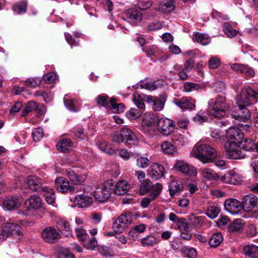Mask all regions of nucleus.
<instances>
[{
  "label": "nucleus",
  "mask_w": 258,
  "mask_h": 258,
  "mask_svg": "<svg viewBox=\"0 0 258 258\" xmlns=\"http://www.w3.org/2000/svg\"><path fill=\"white\" fill-rule=\"evenodd\" d=\"M190 155L206 164L212 162L215 160L217 157V151L211 145L199 142L194 146Z\"/></svg>",
  "instance_id": "1"
},
{
  "label": "nucleus",
  "mask_w": 258,
  "mask_h": 258,
  "mask_svg": "<svg viewBox=\"0 0 258 258\" xmlns=\"http://www.w3.org/2000/svg\"><path fill=\"white\" fill-rule=\"evenodd\" d=\"M209 114L216 118H221L226 115V111L229 108L226 103L225 97L218 95L215 98L209 101Z\"/></svg>",
  "instance_id": "2"
},
{
  "label": "nucleus",
  "mask_w": 258,
  "mask_h": 258,
  "mask_svg": "<svg viewBox=\"0 0 258 258\" xmlns=\"http://www.w3.org/2000/svg\"><path fill=\"white\" fill-rule=\"evenodd\" d=\"M258 99V93L251 88L242 89L237 96L236 102L238 107H245Z\"/></svg>",
  "instance_id": "3"
},
{
  "label": "nucleus",
  "mask_w": 258,
  "mask_h": 258,
  "mask_svg": "<svg viewBox=\"0 0 258 258\" xmlns=\"http://www.w3.org/2000/svg\"><path fill=\"white\" fill-rule=\"evenodd\" d=\"M231 115L236 120L235 123L239 127L246 131H249L250 113L246 108L238 107L237 112H233Z\"/></svg>",
  "instance_id": "4"
},
{
  "label": "nucleus",
  "mask_w": 258,
  "mask_h": 258,
  "mask_svg": "<svg viewBox=\"0 0 258 258\" xmlns=\"http://www.w3.org/2000/svg\"><path fill=\"white\" fill-rule=\"evenodd\" d=\"M113 192V181L108 180L104 182L103 185L97 187L94 193L95 199L100 202H105L110 197Z\"/></svg>",
  "instance_id": "5"
},
{
  "label": "nucleus",
  "mask_w": 258,
  "mask_h": 258,
  "mask_svg": "<svg viewBox=\"0 0 258 258\" xmlns=\"http://www.w3.org/2000/svg\"><path fill=\"white\" fill-rule=\"evenodd\" d=\"M224 148L226 152V156L230 159H240L244 158L246 155L244 153L238 143L235 141H228L225 143Z\"/></svg>",
  "instance_id": "6"
},
{
  "label": "nucleus",
  "mask_w": 258,
  "mask_h": 258,
  "mask_svg": "<svg viewBox=\"0 0 258 258\" xmlns=\"http://www.w3.org/2000/svg\"><path fill=\"white\" fill-rule=\"evenodd\" d=\"M156 124L159 132L164 136L170 135L174 128L173 121L167 118L158 119Z\"/></svg>",
  "instance_id": "7"
},
{
  "label": "nucleus",
  "mask_w": 258,
  "mask_h": 258,
  "mask_svg": "<svg viewBox=\"0 0 258 258\" xmlns=\"http://www.w3.org/2000/svg\"><path fill=\"white\" fill-rule=\"evenodd\" d=\"M43 240L46 243L53 244L57 242L61 238L60 234L52 227L48 226L41 232Z\"/></svg>",
  "instance_id": "8"
},
{
  "label": "nucleus",
  "mask_w": 258,
  "mask_h": 258,
  "mask_svg": "<svg viewBox=\"0 0 258 258\" xmlns=\"http://www.w3.org/2000/svg\"><path fill=\"white\" fill-rule=\"evenodd\" d=\"M132 221L131 213H125L120 215L114 223V229L116 232H122L130 224Z\"/></svg>",
  "instance_id": "9"
},
{
  "label": "nucleus",
  "mask_w": 258,
  "mask_h": 258,
  "mask_svg": "<svg viewBox=\"0 0 258 258\" xmlns=\"http://www.w3.org/2000/svg\"><path fill=\"white\" fill-rule=\"evenodd\" d=\"M55 186L61 192L69 191L74 193L76 189L78 191L75 186L70 185L69 181L63 177H59L55 179Z\"/></svg>",
  "instance_id": "10"
},
{
  "label": "nucleus",
  "mask_w": 258,
  "mask_h": 258,
  "mask_svg": "<svg viewBox=\"0 0 258 258\" xmlns=\"http://www.w3.org/2000/svg\"><path fill=\"white\" fill-rule=\"evenodd\" d=\"M174 167L187 176H196L197 174V170L195 167L182 160L176 162Z\"/></svg>",
  "instance_id": "11"
},
{
  "label": "nucleus",
  "mask_w": 258,
  "mask_h": 258,
  "mask_svg": "<svg viewBox=\"0 0 258 258\" xmlns=\"http://www.w3.org/2000/svg\"><path fill=\"white\" fill-rule=\"evenodd\" d=\"M241 202L235 199H229L224 202L226 210L232 215L238 214L242 211Z\"/></svg>",
  "instance_id": "12"
},
{
  "label": "nucleus",
  "mask_w": 258,
  "mask_h": 258,
  "mask_svg": "<svg viewBox=\"0 0 258 258\" xmlns=\"http://www.w3.org/2000/svg\"><path fill=\"white\" fill-rule=\"evenodd\" d=\"M27 184L34 191L41 192L47 189V187L42 186V179L36 176H29L27 178Z\"/></svg>",
  "instance_id": "13"
},
{
  "label": "nucleus",
  "mask_w": 258,
  "mask_h": 258,
  "mask_svg": "<svg viewBox=\"0 0 258 258\" xmlns=\"http://www.w3.org/2000/svg\"><path fill=\"white\" fill-rule=\"evenodd\" d=\"M257 202V199L255 196L253 195L245 196L241 202L242 211L250 212L256 206Z\"/></svg>",
  "instance_id": "14"
},
{
  "label": "nucleus",
  "mask_w": 258,
  "mask_h": 258,
  "mask_svg": "<svg viewBox=\"0 0 258 258\" xmlns=\"http://www.w3.org/2000/svg\"><path fill=\"white\" fill-rule=\"evenodd\" d=\"M242 179L241 176L233 170L228 171L220 177L223 182L234 185L238 184Z\"/></svg>",
  "instance_id": "15"
},
{
  "label": "nucleus",
  "mask_w": 258,
  "mask_h": 258,
  "mask_svg": "<svg viewBox=\"0 0 258 258\" xmlns=\"http://www.w3.org/2000/svg\"><path fill=\"white\" fill-rule=\"evenodd\" d=\"M162 189V184H157L154 189V191L153 192H151L147 198H145L142 200L141 202L142 207L143 208L148 207L152 201L158 197L161 192Z\"/></svg>",
  "instance_id": "16"
},
{
  "label": "nucleus",
  "mask_w": 258,
  "mask_h": 258,
  "mask_svg": "<svg viewBox=\"0 0 258 258\" xmlns=\"http://www.w3.org/2000/svg\"><path fill=\"white\" fill-rule=\"evenodd\" d=\"M226 137L228 141H235L238 143L243 139V135L239 127H230L226 132Z\"/></svg>",
  "instance_id": "17"
},
{
  "label": "nucleus",
  "mask_w": 258,
  "mask_h": 258,
  "mask_svg": "<svg viewBox=\"0 0 258 258\" xmlns=\"http://www.w3.org/2000/svg\"><path fill=\"white\" fill-rule=\"evenodd\" d=\"M5 231H6L10 236H14L17 235L19 237L18 239H21L20 236L23 234L22 228L20 225L12 222H8L5 224V226L3 227Z\"/></svg>",
  "instance_id": "18"
},
{
  "label": "nucleus",
  "mask_w": 258,
  "mask_h": 258,
  "mask_svg": "<svg viewBox=\"0 0 258 258\" xmlns=\"http://www.w3.org/2000/svg\"><path fill=\"white\" fill-rule=\"evenodd\" d=\"M165 173V169L163 166L158 163H153L149 172V176L152 179H158L163 176Z\"/></svg>",
  "instance_id": "19"
},
{
  "label": "nucleus",
  "mask_w": 258,
  "mask_h": 258,
  "mask_svg": "<svg viewBox=\"0 0 258 258\" xmlns=\"http://www.w3.org/2000/svg\"><path fill=\"white\" fill-rule=\"evenodd\" d=\"M126 17L128 19L130 23L134 25L141 21L142 19V14L136 9H130L125 12Z\"/></svg>",
  "instance_id": "20"
},
{
  "label": "nucleus",
  "mask_w": 258,
  "mask_h": 258,
  "mask_svg": "<svg viewBox=\"0 0 258 258\" xmlns=\"http://www.w3.org/2000/svg\"><path fill=\"white\" fill-rule=\"evenodd\" d=\"M25 205L28 210H38L42 207V201L39 197L32 196L25 201Z\"/></svg>",
  "instance_id": "21"
},
{
  "label": "nucleus",
  "mask_w": 258,
  "mask_h": 258,
  "mask_svg": "<svg viewBox=\"0 0 258 258\" xmlns=\"http://www.w3.org/2000/svg\"><path fill=\"white\" fill-rule=\"evenodd\" d=\"M175 8V0H161L158 10L162 13H169Z\"/></svg>",
  "instance_id": "22"
},
{
  "label": "nucleus",
  "mask_w": 258,
  "mask_h": 258,
  "mask_svg": "<svg viewBox=\"0 0 258 258\" xmlns=\"http://www.w3.org/2000/svg\"><path fill=\"white\" fill-rule=\"evenodd\" d=\"M96 101L98 105L102 106L112 112L113 108V97L109 99V97L106 95H99L96 97Z\"/></svg>",
  "instance_id": "23"
},
{
  "label": "nucleus",
  "mask_w": 258,
  "mask_h": 258,
  "mask_svg": "<svg viewBox=\"0 0 258 258\" xmlns=\"http://www.w3.org/2000/svg\"><path fill=\"white\" fill-rule=\"evenodd\" d=\"M157 184H161L160 183H156L153 185V183L149 179H145L141 184L139 194L144 195L147 193L153 192Z\"/></svg>",
  "instance_id": "24"
},
{
  "label": "nucleus",
  "mask_w": 258,
  "mask_h": 258,
  "mask_svg": "<svg viewBox=\"0 0 258 258\" xmlns=\"http://www.w3.org/2000/svg\"><path fill=\"white\" fill-rule=\"evenodd\" d=\"M74 201L80 207L83 208L92 204V199L84 192L83 194L76 196Z\"/></svg>",
  "instance_id": "25"
},
{
  "label": "nucleus",
  "mask_w": 258,
  "mask_h": 258,
  "mask_svg": "<svg viewBox=\"0 0 258 258\" xmlns=\"http://www.w3.org/2000/svg\"><path fill=\"white\" fill-rule=\"evenodd\" d=\"M130 185L125 180H122L119 181L115 185V188L114 189V194L118 196H121L126 194L130 188Z\"/></svg>",
  "instance_id": "26"
},
{
  "label": "nucleus",
  "mask_w": 258,
  "mask_h": 258,
  "mask_svg": "<svg viewBox=\"0 0 258 258\" xmlns=\"http://www.w3.org/2000/svg\"><path fill=\"white\" fill-rule=\"evenodd\" d=\"M173 103L178 106L180 108L184 110L189 109L190 110L194 109L195 105L191 103L185 97H182L181 99H176L173 101Z\"/></svg>",
  "instance_id": "27"
},
{
  "label": "nucleus",
  "mask_w": 258,
  "mask_h": 258,
  "mask_svg": "<svg viewBox=\"0 0 258 258\" xmlns=\"http://www.w3.org/2000/svg\"><path fill=\"white\" fill-rule=\"evenodd\" d=\"M243 253L247 258H258V246L255 245H247L243 249Z\"/></svg>",
  "instance_id": "28"
},
{
  "label": "nucleus",
  "mask_w": 258,
  "mask_h": 258,
  "mask_svg": "<svg viewBox=\"0 0 258 258\" xmlns=\"http://www.w3.org/2000/svg\"><path fill=\"white\" fill-rule=\"evenodd\" d=\"M3 205L6 209L12 210L18 208L20 204L17 198L10 197L4 201Z\"/></svg>",
  "instance_id": "29"
},
{
  "label": "nucleus",
  "mask_w": 258,
  "mask_h": 258,
  "mask_svg": "<svg viewBox=\"0 0 258 258\" xmlns=\"http://www.w3.org/2000/svg\"><path fill=\"white\" fill-rule=\"evenodd\" d=\"M238 144L243 152L244 151H252L255 148L254 143L249 139H245L244 141L242 140Z\"/></svg>",
  "instance_id": "30"
},
{
  "label": "nucleus",
  "mask_w": 258,
  "mask_h": 258,
  "mask_svg": "<svg viewBox=\"0 0 258 258\" xmlns=\"http://www.w3.org/2000/svg\"><path fill=\"white\" fill-rule=\"evenodd\" d=\"M56 227L59 231H61L62 233L67 232V236L71 232V226L70 223L64 219L59 220L56 223Z\"/></svg>",
  "instance_id": "31"
},
{
  "label": "nucleus",
  "mask_w": 258,
  "mask_h": 258,
  "mask_svg": "<svg viewBox=\"0 0 258 258\" xmlns=\"http://www.w3.org/2000/svg\"><path fill=\"white\" fill-rule=\"evenodd\" d=\"M161 147L164 153L168 155H174L177 151L175 146L168 141L163 142L161 144Z\"/></svg>",
  "instance_id": "32"
},
{
  "label": "nucleus",
  "mask_w": 258,
  "mask_h": 258,
  "mask_svg": "<svg viewBox=\"0 0 258 258\" xmlns=\"http://www.w3.org/2000/svg\"><path fill=\"white\" fill-rule=\"evenodd\" d=\"M183 189V185L178 182H173L169 186V191L171 197H174L180 194Z\"/></svg>",
  "instance_id": "33"
},
{
  "label": "nucleus",
  "mask_w": 258,
  "mask_h": 258,
  "mask_svg": "<svg viewBox=\"0 0 258 258\" xmlns=\"http://www.w3.org/2000/svg\"><path fill=\"white\" fill-rule=\"evenodd\" d=\"M223 241V237L221 233L213 234L209 241L211 247H216L221 244Z\"/></svg>",
  "instance_id": "34"
},
{
  "label": "nucleus",
  "mask_w": 258,
  "mask_h": 258,
  "mask_svg": "<svg viewBox=\"0 0 258 258\" xmlns=\"http://www.w3.org/2000/svg\"><path fill=\"white\" fill-rule=\"evenodd\" d=\"M242 221L243 220L240 219H236L233 220V222L229 226V231L235 232L241 231L243 228Z\"/></svg>",
  "instance_id": "35"
},
{
  "label": "nucleus",
  "mask_w": 258,
  "mask_h": 258,
  "mask_svg": "<svg viewBox=\"0 0 258 258\" xmlns=\"http://www.w3.org/2000/svg\"><path fill=\"white\" fill-rule=\"evenodd\" d=\"M180 251L183 256L187 258H196L197 255L196 249L188 246L183 247Z\"/></svg>",
  "instance_id": "36"
},
{
  "label": "nucleus",
  "mask_w": 258,
  "mask_h": 258,
  "mask_svg": "<svg viewBox=\"0 0 258 258\" xmlns=\"http://www.w3.org/2000/svg\"><path fill=\"white\" fill-rule=\"evenodd\" d=\"M202 176L208 180H216L218 177L217 174L210 168H204L202 171Z\"/></svg>",
  "instance_id": "37"
},
{
  "label": "nucleus",
  "mask_w": 258,
  "mask_h": 258,
  "mask_svg": "<svg viewBox=\"0 0 258 258\" xmlns=\"http://www.w3.org/2000/svg\"><path fill=\"white\" fill-rule=\"evenodd\" d=\"M72 146V142L70 139H62L57 144V149L63 152L67 151Z\"/></svg>",
  "instance_id": "38"
},
{
  "label": "nucleus",
  "mask_w": 258,
  "mask_h": 258,
  "mask_svg": "<svg viewBox=\"0 0 258 258\" xmlns=\"http://www.w3.org/2000/svg\"><path fill=\"white\" fill-rule=\"evenodd\" d=\"M66 173L69 179L75 184H78L82 181L81 177L72 169L69 168L67 169Z\"/></svg>",
  "instance_id": "39"
},
{
  "label": "nucleus",
  "mask_w": 258,
  "mask_h": 258,
  "mask_svg": "<svg viewBox=\"0 0 258 258\" xmlns=\"http://www.w3.org/2000/svg\"><path fill=\"white\" fill-rule=\"evenodd\" d=\"M195 39L198 43H201L203 45L208 44L210 41V38L207 34L198 32L195 34Z\"/></svg>",
  "instance_id": "40"
},
{
  "label": "nucleus",
  "mask_w": 258,
  "mask_h": 258,
  "mask_svg": "<svg viewBox=\"0 0 258 258\" xmlns=\"http://www.w3.org/2000/svg\"><path fill=\"white\" fill-rule=\"evenodd\" d=\"M220 209L219 207L215 206H210L208 207L206 215L211 219L216 218L219 214Z\"/></svg>",
  "instance_id": "41"
},
{
  "label": "nucleus",
  "mask_w": 258,
  "mask_h": 258,
  "mask_svg": "<svg viewBox=\"0 0 258 258\" xmlns=\"http://www.w3.org/2000/svg\"><path fill=\"white\" fill-rule=\"evenodd\" d=\"M141 243L144 246H153L157 243V240L155 236L149 235L142 238Z\"/></svg>",
  "instance_id": "42"
},
{
  "label": "nucleus",
  "mask_w": 258,
  "mask_h": 258,
  "mask_svg": "<svg viewBox=\"0 0 258 258\" xmlns=\"http://www.w3.org/2000/svg\"><path fill=\"white\" fill-rule=\"evenodd\" d=\"M143 113V110L136 108H132L128 110L126 114L127 117L131 119H136L139 118Z\"/></svg>",
  "instance_id": "43"
},
{
  "label": "nucleus",
  "mask_w": 258,
  "mask_h": 258,
  "mask_svg": "<svg viewBox=\"0 0 258 258\" xmlns=\"http://www.w3.org/2000/svg\"><path fill=\"white\" fill-rule=\"evenodd\" d=\"M146 229V226L144 224H141L133 227L129 232V234L133 237H137L139 233L143 232Z\"/></svg>",
  "instance_id": "44"
},
{
  "label": "nucleus",
  "mask_w": 258,
  "mask_h": 258,
  "mask_svg": "<svg viewBox=\"0 0 258 258\" xmlns=\"http://www.w3.org/2000/svg\"><path fill=\"white\" fill-rule=\"evenodd\" d=\"M183 91L190 92L198 90L200 88V85L199 84L186 82L183 84Z\"/></svg>",
  "instance_id": "45"
},
{
  "label": "nucleus",
  "mask_w": 258,
  "mask_h": 258,
  "mask_svg": "<svg viewBox=\"0 0 258 258\" xmlns=\"http://www.w3.org/2000/svg\"><path fill=\"white\" fill-rule=\"evenodd\" d=\"M134 102L138 108L143 110L145 107L143 96L138 93L134 94Z\"/></svg>",
  "instance_id": "46"
},
{
  "label": "nucleus",
  "mask_w": 258,
  "mask_h": 258,
  "mask_svg": "<svg viewBox=\"0 0 258 258\" xmlns=\"http://www.w3.org/2000/svg\"><path fill=\"white\" fill-rule=\"evenodd\" d=\"M13 9L18 14L25 13L27 10V4L25 2H20L14 5Z\"/></svg>",
  "instance_id": "47"
},
{
  "label": "nucleus",
  "mask_w": 258,
  "mask_h": 258,
  "mask_svg": "<svg viewBox=\"0 0 258 258\" xmlns=\"http://www.w3.org/2000/svg\"><path fill=\"white\" fill-rule=\"evenodd\" d=\"M173 142L178 145H182L184 143V136L177 132H175L172 136Z\"/></svg>",
  "instance_id": "48"
},
{
  "label": "nucleus",
  "mask_w": 258,
  "mask_h": 258,
  "mask_svg": "<svg viewBox=\"0 0 258 258\" xmlns=\"http://www.w3.org/2000/svg\"><path fill=\"white\" fill-rule=\"evenodd\" d=\"M223 31L229 37H233L236 36L238 32L236 30L233 29L231 26L228 23L223 24Z\"/></svg>",
  "instance_id": "49"
},
{
  "label": "nucleus",
  "mask_w": 258,
  "mask_h": 258,
  "mask_svg": "<svg viewBox=\"0 0 258 258\" xmlns=\"http://www.w3.org/2000/svg\"><path fill=\"white\" fill-rule=\"evenodd\" d=\"M177 228L180 232L189 230V226L185 218H180L176 223Z\"/></svg>",
  "instance_id": "50"
},
{
  "label": "nucleus",
  "mask_w": 258,
  "mask_h": 258,
  "mask_svg": "<svg viewBox=\"0 0 258 258\" xmlns=\"http://www.w3.org/2000/svg\"><path fill=\"white\" fill-rule=\"evenodd\" d=\"M36 103L34 101H31L28 102L22 111V116H25L30 112L34 110V108L36 107Z\"/></svg>",
  "instance_id": "51"
},
{
  "label": "nucleus",
  "mask_w": 258,
  "mask_h": 258,
  "mask_svg": "<svg viewBox=\"0 0 258 258\" xmlns=\"http://www.w3.org/2000/svg\"><path fill=\"white\" fill-rule=\"evenodd\" d=\"M125 106L123 103H120L114 98V113H120L125 109Z\"/></svg>",
  "instance_id": "52"
},
{
  "label": "nucleus",
  "mask_w": 258,
  "mask_h": 258,
  "mask_svg": "<svg viewBox=\"0 0 258 258\" xmlns=\"http://www.w3.org/2000/svg\"><path fill=\"white\" fill-rule=\"evenodd\" d=\"M221 64V60L217 56H213L209 60L208 65L210 69H216Z\"/></svg>",
  "instance_id": "53"
},
{
  "label": "nucleus",
  "mask_w": 258,
  "mask_h": 258,
  "mask_svg": "<svg viewBox=\"0 0 258 258\" xmlns=\"http://www.w3.org/2000/svg\"><path fill=\"white\" fill-rule=\"evenodd\" d=\"M44 191H46V193L45 194L46 201L49 204H51L54 202L55 198L53 194L54 191L52 188L47 187V190H45Z\"/></svg>",
  "instance_id": "54"
},
{
  "label": "nucleus",
  "mask_w": 258,
  "mask_h": 258,
  "mask_svg": "<svg viewBox=\"0 0 258 258\" xmlns=\"http://www.w3.org/2000/svg\"><path fill=\"white\" fill-rule=\"evenodd\" d=\"M56 250L58 253H61L66 258H75V255L72 253L68 249L61 246H57Z\"/></svg>",
  "instance_id": "55"
},
{
  "label": "nucleus",
  "mask_w": 258,
  "mask_h": 258,
  "mask_svg": "<svg viewBox=\"0 0 258 258\" xmlns=\"http://www.w3.org/2000/svg\"><path fill=\"white\" fill-rule=\"evenodd\" d=\"M119 232H116L114 229V242L116 246H119L118 241L120 242L121 244H124L126 242L125 237L122 234H119Z\"/></svg>",
  "instance_id": "56"
},
{
  "label": "nucleus",
  "mask_w": 258,
  "mask_h": 258,
  "mask_svg": "<svg viewBox=\"0 0 258 258\" xmlns=\"http://www.w3.org/2000/svg\"><path fill=\"white\" fill-rule=\"evenodd\" d=\"M150 164V160L146 157H140L137 160V165L141 168H145Z\"/></svg>",
  "instance_id": "57"
},
{
  "label": "nucleus",
  "mask_w": 258,
  "mask_h": 258,
  "mask_svg": "<svg viewBox=\"0 0 258 258\" xmlns=\"http://www.w3.org/2000/svg\"><path fill=\"white\" fill-rule=\"evenodd\" d=\"M99 148L104 153L111 155L113 153L112 146L110 144H107L106 142H102L99 145Z\"/></svg>",
  "instance_id": "58"
},
{
  "label": "nucleus",
  "mask_w": 258,
  "mask_h": 258,
  "mask_svg": "<svg viewBox=\"0 0 258 258\" xmlns=\"http://www.w3.org/2000/svg\"><path fill=\"white\" fill-rule=\"evenodd\" d=\"M164 104L161 99L156 98L152 103V107L155 111H160L163 109Z\"/></svg>",
  "instance_id": "59"
},
{
  "label": "nucleus",
  "mask_w": 258,
  "mask_h": 258,
  "mask_svg": "<svg viewBox=\"0 0 258 258\" xmlns=\"http://www.w3.org/2000/svg\"><path fill=\"white\" fill-rule=\"evenodd\" d=\"M32 136L34 141L40 140L43 136V130L41 127H38L33 130Z\"/></svg>",
  "instance_id": "60"
},
{
  "label": "nucleus",
  "mask_w": 258,
  "mask_h": 258,
  "mask_svg": "<svg viewBox=\"0 0 258 258\" xmlns=\"http://www.w3.org/2000/svg\"><path fill=\"white\" fill-rule=\"evenodd\" d=\"M83 245L88 249H93L97 245V241L95 237L90 238L89 237V239Z\"/></svg>",
  "instance_id": "61"
},
{
  "label": "nucleus",
  "mask_w": 258,
  "mask_h": 258,
  "mask_svg": "<svg viewBox=\"0 0 258 258\" xmlns=\"http://www.w3.org/2000/svg\"><path fill=\"white\" fill-rule=\"evenodd\" d=\"M115 154L118 155L119 157L124 160H128L131 156L127 150L124 149H120L115 151Z\"/></svg>",
  "instance_id": "62"
},
{
  "label": "nucleus",
  "mask_w": 258,
  "mask_h": 258,
  "mask_svg": "<svg viewBox=\"0 0 258 258\" xmlns=\"http://www.w3.org/2000/svg\"><path fill=\"white\" fill-rule=\"evenodd\" d=\"M223 136V132L218 129L213 130L211 133V137L216 141H220Z\"/></svg>",
  "instance_id": "63"
},
{
  "label": "nucleus",
  "mask_w": 258,
  "mask_h": 258,
  "mask_svg": "<svg viewBox=\"0 0 258 258\" xmlns=\"http://www.w3.org/2000/svg\"><path fill=\"white\" fill-rule=\"evenodd\" d=\"M99 250L100 253L104 256L111 257L112 255L111 248L108 246L102 245L99 248Z\"/></svg>",
  "instance_id": "64"
}]
</instances>
